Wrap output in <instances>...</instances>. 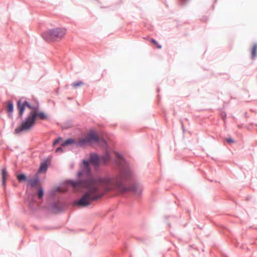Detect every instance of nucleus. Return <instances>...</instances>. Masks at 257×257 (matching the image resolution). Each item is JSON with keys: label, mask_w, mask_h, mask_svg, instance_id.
<instances>
[{"label": "nucleus", "mask_w": 257, "mask_h": 257, "mask_svg": "<svg viewBox=\"0 0 257 257\" xmlns=\"http://www.w3.org/2000/svg\"><path fill=\"white\" fill-rule=\"evenodd\" d=\"M84 170L78 173V177L84 174L87 176V179L84 181H73L68 182L76 191H81L86 189V191L83 196L78 200L74 202V205L83 207L90 205L92 202L96 201L101 198L107 192L115 189L119 191H131L137 194H140L142 189L138 185L134 184L130 188H125L123 186L122 180L125 177L123 172H121L114 178L97 177L92 176L88 169V162L84 161Z\"/></svg>", "instance_id": "1"}, {"label": "nucleus", "mask_w": 257, "mask_h": 257, "mask_svg": "<svg viewBox=\"0 0 257 257\" xmlns=\"http://www.w3.org/2000/svg\"><path fill=\"white\" fill-rule=\"evenodd\" d=\"M17 105L20 116L23 115L26 107L29 108L31 111L21 124L15 129V132L16 134L22 132H27L31 130L35 124L37 117L42 120L47 119V115L45 113L39 111L38 104L33 105L27 101L22 102L21 100H19L18 101Z\"/></svg>", "instance_id": "2"}, {"label": "nucleus", "mask_w": 257, "mask_h": 257, "mask_svg": "<svg viewBox=\"0 0 257 257\" xmlns=\"http://www.w3.org/2000/svg\"><path fill=\"white\" fill-rule=\"evenodd\" d=\"M100 138L98 134L94 130H91L87 132L85 136L80 137L77 142H75V140L69 139L66 140L61 144V146H66L68 145L76 143L77 145L79 146H83L92 142H99Z\"/></svg>", "instance_id": "3"}, {"label": "nucleus", "mask_w": 257, "mask_h": 257, "mask_svg": "<svg viewBox=\"0 0 257 257\" xmlns=\"http://www.w3.org/2000/svg\"><path fill=\"white\" fill-rule=\"evenodd\" d=\"M66 30L63 28H56L48 32V35L52 39L58 40L62 39L65 35Z\"/></svg>", "instance_id": "4"}, {"label": "nucleus", "mask_w": 257, "mask_h": 257, "mask_svg": "<svg viewBox=\"0 0 257 257\" xmlns=\"http://www.w3.org/2000/svg\"><path fill=\"white\" fill-rule=\"evenodd\" d=\"M90 163L94 166L95 168H97L101 162V158H99L96 154H92L90 157Z\"/></svg>", "instance_id": "5"}, {"label": "nucleus", "mask_w": 257, "mask_h": 257, "mask_svg": "<svg viewBox=\"0 0 257 257\" xmlns=\"http://www.w3.org/2000/svg\"><path fill=\"white\" fill-rule=\"evenodd\" d=\"M110 152L107 150L105 154L101 157V162L103 164L105 165L110 160Z\"/></svg>", "instance_id": "6"}, {"label": "nucleus", "mask_w": 257, "mask_h": 257, "mask_svg": "<svg viewBox=\"0 0 257 257\" xmlns=\"http://www.w3.org/2000/svg\"><path fill=\"white\" fill-rule=\"evenodd\" d=\"M2 175L3 179V184H5L6 180V177L7 176V171L6 168H3L2 170Z\"/></svg>", "instance_id": "7"}, {"label": "nucleus", "mask_w": 257, "mask_h": 257, "mask_svg": "<svg viewBox=\"0 0 257 257\" xmlns=\"http://www.w3.org/2000/svg\"><path fill=\"white\" fill-rule=\"evenodd\" d=\"M47 169V165L46 163H43L41 165L39 170L38 173H40L42 172H45L46 171Z\"/></svg>", "instance_id": "8"}, {"label": "nucleus", "mask_w": 257, "mask_h": 257, "mask_svg": "<svg viewBox=\"0 0 257 257\" xmlns=\"http://www.w3.org/2000/svg\"><path fill=\"white\" fill-rule=\"evenodd\" d=\"M256 51H257V45H254L251 49V58L254 59L256 56Z\"/></svg>", "instance_id": "9"}, {"label": "nucleus", "mask_w": 257, "mask_h": 257, "mask_svg": "<svg viewBox=\"0 0 257 257\" xmlns=\"http://www.w3.org/2000/svg\"><path fill=\"white\" fill-rule=\"evenodd\" d=\"M7 111L8 112H12L14 109L13 104L11 101H8L7 105Z\"/></svg>", "instance_id": "10"}, {"label": "nucleus", "mask_w": 257, "mask_h": 257, "mask_svg": "<svg viewBox=\"0 0 257 257\" xmlns=\"http://www.w3.org/2000/svg\"><path fill=\"white\" fill-rule=\"evenodd\" d=\"M28 181L30 183V185L32 187L36 186L38 183V178H36L34 180H29Z\"/></svg>", "instance_id": "11"}, {"label": "nucleus", "mask_w": 257, "mask_h": 257, "mask_svg": "<svg viewBox=\"0 0 257 257\" xmlns=\"http://www.w3.org/2000/svg\"><path fill=\"white\" fill-rule=\"evenodd\" d=\"M17 178L19 182H21L22 181L25 180L26 177L25 174H21L17 176Z\"/></svg>", "instance_id": "12"}, {"label": "nucleus", "mask_w": 257, "mask_h": 257, "mask_svg": "<svg viewBox=\"0 0 257 257\" xmlns=\"http://www.w3.org/2000/svg\"><path fill=\"white\" fill-rule=\"evenodd\" d=\"M115 154L116 157L117 158V160L116 161V163L118 164V165H121V162L123 161V159L121 158L120 155H118L117 153H115Z\"/></svg>", "instance_id": "13"}, {"label": "nucleus", "mask_w": 257, "mask_h": 257, "mask_svg": "<svg viewBox=\"0 0 257 257\" xmlns=\"http://www.w3.org/2000/svg\"><path fill=\"white\" fill-rule=\"evenodd\" d=\"M44 195L43 190L42 188H40L38 190V196L39 198H41Z\"/></svg>", "instance_id": "14"}, {"label": "nucleus", "mask_w": 257, "mask_h": 257, "mask_svg": "<svg viewBox=\"0 0 257 257\" xmlns=\"http://www.w3.org/2000/svg\"><path fill=\"white\" fill-rule=\"evenodd\" d=\"M83 84V82L81 81L77 82H74L72 83V86L73 87L76 88L78 86H79Z\"/></svg>", "instance_id": "15"}, {"label": "nucleus", "mask_w": 257, "mask_h": 257, "mask_svg": "<svg viewBox=\"0 0 257 257\" xmlns=\"http://www.w3.org/2000/svg\"><path fill=\"white\" fill-rule=\"evenodd\" d=\"M151 42L153 43L154 44L156 45L158 49H161L162 48L161 46L159 45L156 41H155L154 39H152L151 40Z\"/></svg>", "instance_id": "16"}, {"label": "nucleus", "mask_w": 257, "mask_h": 257, "mask_svg": "<svg viewBox=\"0 0 257 257\" xmlns=\"http://www.w3.org/2000/svg\"><path fill=\"white\" fill-rule=\"evenodd\" d=\"M62 139L61 138H58L56 140H55L53 143V145L55 146L57 144L59 143V142H61Z\"/></svg>", "instance_id": "17"}, {"label": "nucleus", "mask_w": 257, "mask_h": 257, "mask_svg": "<svg viewBox=\"0 0 257 257\" xmlns=\"http://www.w3.org/2000/svg\"><path fill=\"white\" fill-rule=\"evenodd\" d=\"M62 151H63V150H62V148L61 147H59V148H57L56 150V152H57V153L62 152Z\"/></svg>", "instance_id": "18"}, {"label": "nucleus", "mask_w": 257, "mask_h": 257, "mask_svg": "<svg viewBox=\"0 0 257 257\" xmlns=\"http://www.w3.org/2000/svg\"><path fill=\"white\" fill-rule=\"evenodd\" d=\"M227 141L228 143H233V142H234V141L230 139H227Z\"/></svg>", "instance_id": "19"}, {"label": "nucleus", "mask_w": 257, "mask_h": 257, "mask_svg": "<svg viewBox=\"0 0 257 257\" xmlns=\"http://www.w3.org/2000/svg\"><path fill=\"white\" fill-rule=\"evenodd\" d=\"M60 191H61V192H65V190H60Z\"/></svg>", "instance_id": "20"}]
</instances>
